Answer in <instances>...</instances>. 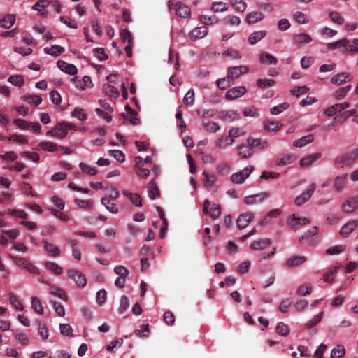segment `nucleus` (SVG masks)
I'll return each instance as SVG.
<instances>
[{
  "label": "nucleus",
  "instance_id": "nucleus-1",
  "mask_svg": "<svg viewBox=\"0 0 358 358\" xmlns=\"http://www.w3.org/2000/svg\"><path fill=\"white\" fill-rule=\"evenodd\" d=\"M255 169L252 166L248 165L243 169L233 173L230 180L231 182L236 185L242 184L249 177V176L254 171Z\"/></svg>",
  "mask_w": 358,
  "mask_h": 358
},
{
  "label": "nucleus",
  "instance_id": "nucleus-2",
  "mask_svg": "<svg viewBox=\"0 0 358 358\" xmlns=\"http://www.w3.org/2000/svg\"><path fill=\"white\" fill-rule=\"evenodd\" d=\"M67 275L77 287L83 288L86 286L87 280L85 275L81 271L76 269H69L67 271Z\"/></svg>",
  "mask_w": 358,
  "mask_h": 358
},
{
  "label": "nucleus",
  "instance_id": "nucleus-3",
  "mask_svg": "<svg viewBox=\"0 0 358 358\" xmlns=\"http://www.w3.org/2000/svg\"><path fill=\"white\" fill-rule=\"evenodd\" d=\"M168 6L169 8H171L172 6H176V14L180 17L189 18L191 16V11L189 8L180 2H177L176 4H174L173 0H169Z\"/></svg>",
  "mask_w": 358,
  "mask_h": 358
},
{
  "label": "nucleus",
  "instance_id": "nucleus-4",
  "mask_svg": "<svg viewBox=\"0 0 358 358\" xmlns=\"http://www.w3.org/2000/svg\"><path fill=\"white\" fill-rule=\"evenodd\" d=\"M315 187H316L315 184L311 183L305 192H303L301 195H299L295 198V199H294L295 205L299 206L304 204L306 202H307L310 199V198L311 197L313 194L314 193Z\"/></svg>",
  "mask_w": 358,
  "mask_h": 358
},
{
  "label": "nucleus",
  "instance_id": "nucleus-5",
  "mask_svg": "<svg viewBox=\"0 0 358 358\" xmlns=\"http://www.w3.org/2000/svg\"><path fill=\"white\" fill-rule=\"evenodd\" d=\"M203 212L205 214L209 213L212 217L216 219L221 215V207L217 203H213L210 207V202L206 199L203 202Z\"/></svg>",
  "mask_w": 358,
  "mask_h": 358
},
{
  "label": "nucleus",
  "instance_id": "nucleus-6",
  "mask_svg": "<svg viewBox=\"0 0 358 358\" xmlns=\"http://www.w3.org/2000/svg\"><path fill=\"white\" fill-rule=\"evenodd\" d=\"M270 194L266 192H262L261 193L247 196L244 199V203L245 205H253L255 203H259L264 201V200L269 198Z\"/></svg>",
  "mask_w": 358,
  "mask_h": 358
},
{
  "label": "nucleus",
  "instance_id": "nucleus-7",
  "mask_svg": "<svg viewBox=\"0 0 358 358\" xmlns=\"http://www.w3.org/2000/svg\"><path fill=\"white\" fill-rule=\"evenodd\" d=\"M68 131L62 122L58 123L52 129L46 132V136L62 139L66 136Z\"/></svg>",
  "mask_w": 358,
  "mask_h": 358
},
{
  "label": "nucleus",
  "instance_id": "nucleus-8",
  "mask_svg": "<svg viewBox=\"0 0 358 358\" xmlns=\"http://www.w3.org/2000/svg\"><path fill=\"white\" fill-rule=\"evenodd\" d=\"M357 159H358V149H355L346 155L336 157L334 162L336 164H349Z\"/></svg>",
  "mask_w": 358,
  "mask_h": 358
},
{
  "label": "nucleus",
  "instance_id": "nucleus-9",
  "mask_svg": "<svg viewBox=\"0 0 358 358\" xmlns=\"http://www.w3.org/2000/svg\"><path fill=\"white\" fill-rule=\"evenodd\" d=\"M249 71V68L247 66H238L229 67L227 69V78L235 79L240 77L241 75L245 74Z\"/></svg>",
  "mask_w": 358,
  "mask_h": 358
},
{
  "label": "nucleus",
  "instance_id": "nucleus-10",
  "mask_svg": "<svg viewBox=\"0 0 358 358\" xmlns=\"http://www.w3.org/2000/svg\"><path fill=\"white\" fill-rule=\"evenodd\" d=\"M247 90L243 86L234 87L229 89L225 94V98L229 100H234L243 96Z\"/></svg>",
  "mask_w": 358,
  "mask_h": 358
},
{
  "label": "nucleus",
  "instance_id": "nucleus-11",
  "mask_svg": "<svg viewBox=\"0 0 358 358\" xmlns=\"http://www.w3.org/2000/svg\"><path fill=\"white\" fill-rule=\"evenodd\" d=\"M342 210L345 213H351L358 208V195L350 197L341 206Z\"/></svg>",
  "mask_w": 358,
  "mask_h": 358
},
{
  "label": "nucleus",
  "instance_id": "nucleus-12",
  "mask_svg": "<svg viewBox=\"0 0 358 358\" xmlns=\"http://www.w3.org/2000/svg\"><path fill=\"white\" fill-rule=\"evenodd\" d=\"M352 78V76L350 73L341 72L333 76L331 78V83L334 85H341L346 82H350Z\"/></svg>",
  "mask_w": 358,
  "mask_h": 358
},
{
  "label": "nucleus",
  "instance_id": "nucleus-13",
  "mask_svg": "<svg viewBox=\"0 0 358 358\" xmlns=\"http://www.w3.org/2000/svg\"><path fill=\"white\" fill-rule=\"evenodd\" d=\"M247 141L251 148L261 150H266L270 147V143L267 140L249 138Z\"/></svg>",
  "mask_w": 358,
  "mask_h": 358
},
{
  "label": "nucleus",
  "instance_id": "nucleus-14",
  "mask_svg": "<svg viewBox=\"0 0 358 358\" xmlns=\"http://www.w3.org/2000/svg\"><path fill=\"white\" fill-rule=\"evenodd\" d=\"M309 222V220L299 215L293 214L287 219V223L291 228L304 225Z\"/></svg>",
  "mask_w": 358,
  "mask_h": 358
},
{
  "label": "nucleus",
  "instance_id": "nucleus-15",
  "mask_svg": "<svg viewBox=\"0 0 358 358\" xmlns=\"http://www.w3.org/2000/svg\"><path fill=\"white\" fill-rule=\"evenodd\" d=\"M253 215L251 213L241 214L236 220V225L239 230L245 229L252 220Z\"/></svg>",
  "mask_w": 358,
  "mask_h": 358
},
{
  "label": "nucleus",
  "instance_id": "nucleus-16",
  "mask_svg": "<svg viewBox=\"0 0 358 358\" xmlns=\"http://www.w3.org/2000/svg\"><path fill=\"white\" fill-rule=\"evenodd\" d=\"M57 67L63 72L73 76L78 72L77 67L73 64H69L63 60L57 62Z\"/></svg>",
  "mask_w": 358,
  "mask_h": 358
},
{
  "label": "nucleus",
  "instance_id": "nucleus-17",
  "mask_svg": "<svg viewBox=\"0 0 358 358\" xmlns=\"http://www.w3.org/2000/svg\"><path fill=\"white\" fill-rule=\"evenodd\" d=\"M296 157L292 154L284 153L276 158L275 164L278 166H283L293 163Z\"/></svg>",
  "mask_w": 358,
  "mask_h": 358
},
{
  "label": "nucleus",
  "instance_id": "nucleus-18",
  "mask_svg": "<svg viewBox=\"0 0 358 358\" xmlns=\"http://www.w3.org/2000/svg\"><path fill=\"white\" fill-rule=\"evenodd\" d=\"M208 33V28L206 26L196 27L189 33V38L192 41H196L204 38Z\"/></svg>",
  "mask_w": 358,
  "mask_h": 358
},
{
  "label": "nucleus",
  "instance_id": "nucleus-19",
  "mask_svg": "<svg viewBox=\"0 0 358 358\" xmlns=\"http://www.w3.org/2000/svg\"><path fill=\"white\" fill-rule=\"evenodd\" d=\"M312 40V37L306 33L296 34L293 36V43L297 46L308 44L310 43Z\"/></svg>",
  "mask_w": 358,
  "mask_h": 358
},
{
  "label": "nucleus",
  "instance_id": "nucleus-20",
  "mask_svg": "<svg viewBox=\"0 0 358 358\" xmlns=\"http://www.w3.org/2000/svg\"><path fill=\"white\" fill-rule=\"evenodd\" d=\"M348 180L347 174L343 173L340 176H336L333 182V187L336 191H341L344 189L346 187Z\"/></svg>",
  "mask_w": 358,
  "mask_h": 358
},
{
  "label": "nucleus",
  "instance_id": "nucleus-21",
  "mask_svg": "<svg viewBox=\"0 0 358 358\" xmlns=\"http://www.w3.org/2000/svg\"><path fill=\"white\" fill-rule=\"evenodd\" d=\"M306 262L305 256H292L286 260V265L289 268H296L303 265Z\"/></svg>",
  "mask_w": 358,
  "mask_h": 358
},
{
  "label": "nucleus",
  "instance_id": "nucleus-22",
  "mask_svg": "<svg viewBox=\"0 0 358 358\" xmlns=\"http://www.w3.org/2000/svg\"><path fill=\"white\" fill-rule=\"evenodd\" d=\"M271 245V240L268 238H263L254 241L250 244V249L253 251L258 252L263 250Z\"/></svg>",
  "mask_w": 358,
  "mask_h": 358
},
{
  "label": "nucleus",
  "instance_id": "nucleus-23",
  "mask_svg": "<svg viewBox=\"0 0 358 358\" xmlns=\"http://www.w3.org/2000/svg\"><path fill=\"white\" fill-rule=\"evenodd\" d=\"M358 222L352 220L344 224L340 231V235L343 236H348L357 227Z\"/></svg>",
  "mask_w": 358,
  "mask_h": 358
},
{
  "label": "nucleus",
  "instance_id": "nucleus-24",
  "mask_svg": "<svg viewBox=\"0 0 358 358\" xmlns=\"http://www.w3.org/2000/svg\"><path fill=\"white\" fill-rule=\"evenodd\" d=\"M43 246L45 252L51 257H57L60 255L59 248L54 243L49 241H44Z\"/></svg>",
  "mask_w": 358,
  "mask_h": 358
},
{
  "label": "nucleus",
  "instance_id": "nucleus-25",
  "mask_svg": "<svg viewBox=\"0 0 358 358\" xmlns=\"http://www.w3.org/2000/svg\"><path fill=\"white\" fill-rule=\"evenodd\" d=\"M16 21V15L15 14H7L3 18L0 19L1 27L8 29Z\"/></svg>",
  "mask_w": 358,
  "mask_h": 358
},
{
  "label": "nucleus",
  "instance_id": "nucleus-26",
  "mask_svg": "<svg viewBox=\"0 0 358 358\" xmlns=\"http://www.w3.org/2000/svg\"><path fill=\"white\" fill-rule=\"evenodd\" d=\"M357 113L356 109L349 110L348 111L344 112L343 113L338 115L334 117V121L331 124V127H334L336 123L341 124L345 122L348 117L355 115Z\"/></svg>",
  "mask_w": 358,
  "mask_h": 358
},
{
  "label": "nucleus",
  "instance_id": "nucleus-27",
  "mask_svg": "<svg viewBox=\"0 0 358 358\" xmlns=\"http://www.w3.org/2000/svg\"><path fill=\"white\" fill-rule=\"evenodd\" d=\"M220 117L225 122H232L240 118V115L235 110L222 111Z\"/></svg>",
  "mask_w": 358,
  "mask_h": 358
},
{
  "label": "nucleus",
  "instance_id": "nucleus-28",
  "mask_svg": "<svg viewBox=\"0 0 358 358\" xmlns=\"http://www.w3.org/2000/svg\"><path fill=\"white\" fill-rule=\"evenodd\" d=\"M264 18V15L259 11H252L247 14L246 21L248 24H255L262 21Z\"/></svg>",
  "mask_w": 358,
  "mask_h": 358
},
{
  "label": "nucleus",
  "instance_id": "nucleus-29",
  "mask_svg": "<svg viewBox=\"0 0 358 358\" xmlns=\"http://www.w3.org/2000/svg\"><path fill=\"white\" fill-rule=\"evenodd\" d=\"M122 194L127 196L130 202L135 206L140 207L142 206L141 197L138 194L130 192L128 190H123Z\"/></svg>",
  "mask_w": 358,
  "mask_h": 358
},
{
  "label": "nucleus",
  "instance_id": "nucleus-30",
  "mask_svg": "<svg viewBox=\"0 0 358 358\" xmlns=\"http://www.w3.org/2000/svg\"><path fill=\"white\" fill-rule=\"evenodd\" d=\"M37 330L38 336L43 339L46 340L49 337V330L45 323L41 320L36 321Z\"/></svg>",
  "mask_w": 358,
  "mask_h": 358
},
{
  "label": "nucleus",
  "instance_id": "nucleus-31",
  "mask_svg": "<svg viewBox=\"0 0 358 358\" xmlns=\"http://www.w3.org/2000/svg\"><path fill=\"white\" fill-rule=\"evenodd\" d=\"M338 266H334L329 268L324 275L323 280L326 283L331 284L336 278V275L338 271Z\"/></svg>",
  "mask_w": 358,
  "mask_h": 358
},
{
  "label": "nucleus",
  "instance_id": "nucleus-32",
  "mask_svg": "<svg viewBox=\"0 0 358 358\" xmlns=\"http://www.w3.org/2000/svg\"><path fill=\"white\" fill-rule=\"evenodd\" d=\"M321 157L320 153H315L312 155H307L300 160V166L302 167H306L311 165L314 162L318 159Z\"/></svg>",
  "mask_w": 358,
  "mask_h": 358
},
{
  "label": "nucleus",
  "instance_id": "nucleus-33",
  "mask_svg": "<svg viewBox=\"0 0 358 358\" xmlns=\"http://www.w3.org/2000/svg\"><path fill=\"white\" fill-rule=\"evenodd\" d=\"M259 61L264 65L276 64L278 60L271 54L263 52L259 55Z\"/></svg>",
  "mask_w": 358,
  "mask_h": 358
},
{
  "label": "nucleus",
  "instance_id": "nucleus-34",
  "mask_svg": "<svg viewBox=\"0 0 358 358\" xmlns=\"http://www.w3.org/2000/svg\"><path fill=\"white\" fill-rule=\"evenodd\" d=\"M31 307L33 310L38 315H43L44 313V308L41 301L36 296L31 297Z\"/></svg>",
  "mask_w": 358,
  "mask_h": 358
},
{
  "label": "nucleus",
  "instance_id": "nucleus-35",
  "mask_svg": "<svg viewBox=\"0 0 358 358\" xmlns=\"http://www.w3.org/2000/svg\"><path fill=\"white\" fill-rule=\"evenodd\" d=\"M267 32L264 30L255 31L249 36L248 42L250 45H255L266 36Z\"/></svg>",
  "mask_w": 358,
  "mask_h": 358
},
{
  "label": "nucleus",
  "instance_id": "nucleus-36",
  "mask_svg": "<svg viewBox=\"0 0 358 358\" xmlns=\"http://www.w3.org/2000/svg\"><path fill=\"white\" fill-rule=\"evenodd\" d=\"M234 140L229 136H220L215 141V145L219 149H224L227 147L232 145Z\"/></svg>",
  "mask_w": 358,
  "mask_h": 358
},
{
  "label": "nucleus",
  "instance_id": "nucleus-37",
  "mask_svg": "<svg viewBox=\"0 0 358 358\" xmlns=\"http://www.w3.org/2000/svg\"><path fill=\"white\" fill-rule=\"evenodd\" d=\"M22 100L29 104L38 106L41 103L43 99L40 95L28 94L22 97Z\"/></svg>",
  "mask_w": 358,
  "mask_h": 358
},
{
  "label": "nucleus",
  "instance_id": "nucleus-38",
  "mask_svg": "<svg viewBox=\"0 0 358 358\" xmlns=\"http://www.w3.org/2000/svg\"><path fill=\"white\" fill-rule=\"evenodd\" d=\"M282 126V124L273 120H266L264 123V129L268 132H275Z\"/></svg>",
  "mask_w": 358,
  "mask_h": 358
},
{
  "label": "nucleus",
  "instance_id": "nucleus-39",
  "mask_svg": "<svg viewBox=\"0 0 358 358\" xmlns=\"http://www.w3.org/2000/svg\"><path fill=\"white\" fill-rule=\"evenodd\" d=\"M65 51L64 48L58 45H54L51 47H46L44 48L45 53L57 57L62 54Z\"/></svg>",
  "mask_w": 358,
  "mask_h": 358
},
{
  "label": "nucleus",
  "instance_id": "nucleus-40",
  "mask_svg": "<svg viewBox=\"0 0 358 358\" xmlns=\"http://www.w3.org/2000/svg\"><path fill=\"white\" fill-rule=\"evenodd\" d=\"M313 136L312 134H308L304 136L293 142V146L296 148H302L308 143L313 141Z\"/></svg>",
  "mask_w": 358,
  "mask_h": 358
},
{
  "label": "nucleus",
  "instance_id": "nucleus-41",
  "mask_svg": "<svg viewBox=\"0 0 358 358\" xmlns=\"http://www.w3.org/2000/svg\"><path fill=\"white\" fill-rule=\"evenodd\" d=\"M101 204L111 213L116 214L118 212V208L116 204L111 201L108 197H103L101 199Z\"/></svg>",
  "mask_w": 358,
  "mask_h": 358
},
{
  "label": "nucleus",
  "instance_id": "nucleus-42",
  "mask_svg": "<svg viewBox=\"0 0 358 358\" xmlns=\"http://www.w3.org/2000/svg\"><path fill=\"white\" fill-rule=\"evenodd\" d=\"M351 85H346L345 87H340L334 92L333 97L336 100H341L347 95V94L351 90Z\"/></svg>",
  "mask_w": 358,
  "mask_h": 358
},
{
  "label": "nucleus",
  "instance_id": "nucleus-43",
  "mask_svg": "<svg viewBox=\"0 0 358 358\" xmlns=\"http://www.w3.org/2000/svg\"><path fill=\"white\" fill-rule=\"evenodd\" d=\"M148 197L150 199L154 200L159 196V192L158 187L154 181L149 182L148 183Z\"/></svg>",
  "mask_w": 358,
  "mask_h": 358
},
{
  "label": "nucleus",
  "instance_id": "nucleus-44",
  "mask_svg": "<svg viewBox=\"0 0 358 358\" xmlns=\"http://www.w3.org/2000/svg\"><path fill=\"white\" fill-rule=\"evenodd\" d=\"M14 338L22 345H28L30 343L29 335L20 331L14 333Z\"/></svg>",
  "mask_w": 358,
  "mask_h": 358
},
{
  "label": "nucleus",
  "instance_id": "nucleus-45",
  "mask_svg": "<svg viewBox=\"0 0 358 358\" xmlns=\"http://www.w3.org/2000/svg\"><path fill=\"white\" fill-rule=\"evenodd\" d=\"M202 174L204 176L203 185L206 187H213L217 181L216 177L206 171H203Z\"/></svg>",
  "mask_w": 358,
  "mask_h": 358
},
{
  "label": "nucleus",
  "instance_id": "nucleus-46",
  "mask_svg": "<svg viewBox=\"0 0 358 358\" xmlns=\"http://www.w3.org/2000/svg\"><path fill=\"white\" fill-rule=\"evenodd\" d=\"M238 155L243 159L250 158L252 155V151L251 149L248 145L244 144H241L238 145Z\"/></svg>",
  "mask_w": 358,
  "mask_h": 358
},
{
  "label": "nucleus",
  "instance_id": "nucleus-47",
  "mask_svg": "<svg viewBox=\"0 0 358 358\" xmlns=\"http://www.w3.org/2000/svg\"><path fill=\"white\" fill-rule=\"evenodd\" d=\"M8 299L10 303L17 310L22 311L24 310V306L13 293H9L8 294Z\"/></svg>",
  "mask_w": 358,
  "mask_h": 358
},
{
  "label": "nucleus",
  "instance_id": "nucleus-48",
  "mask_svg": "<svg viewBox=\"0 0 358 358\" xmlns=\"http://www.w3.org/2000/svg\"><path fill=\"white\" fill-rule=\"evenodd\" d=\"M71 117L81 122H85L87 119V115L85 113L84 110L78 107L75 108L71 112Z\"/></svg>",
  "mask_w": 358,
  "mask_h": 358
},
{
  "label": "nucleus",
  "instance_id": "nucleus-49",
  "mask_svg": "<svg viewBox=\"0 0 358 358\" xmlns=\"http://www.w3.org/2000/svg\"><path fill=\"white\" fill-rule=\"evenodd\" d=\"M345 354V349L343 345H337L331 352V358H342Z\"/></svg>",
  "mask_w": 358,
  "mask_h": 358
},
{
  "label": "nucleus",
  "instance_id": "nucleus-50",
  "mask_svg": "<svg viewBox=\"0 0 358 358\" xmlns=\"http://www.w3.org/2000/svg\"><path fill=\"white\" fill-rule=\"evenodd\" d=\"M45 268L53 272L56 275H61L63 273L62 267L59 266L57 264L52 262H46L45 263Z\"/></svg>",
  "mask_w": 358,
  "mask_h": 358
},
{
  "label": "nucleus",
  "instance_id": "nucleus-51",
  "mask_svg": "<svg viewBox=\"0 0 358 358\" xmlns=\"http://www.w3.org/2000/svg\"><path fill=\"white\" fill-rule=\"evenodd\" d=\"M103 90L106 94L110 97L117 98L119 96L118 90L114 86L110 84L103 85Z\"/></svg>",
  "mask_w": 358,
  "mask_h": 358
},
{
  "label": "nucleus",
  "instance_id": "nucleus-52",
  "mask_svg": "<svg viewBox=\"0 0 358 358\" xmlns=\"http://www.w3.org/2000/svg\"><path fill=\"white\" fill-rule=\"evenodd\" d=\"M8 82L17 87H22L24 83V80L21 75L10 76L8 78Z\"/></svg>",
  "mask_w": 358,
  "mask_h": 358
},
{
  "label": "nucleus",
  "instance_id": "nucleus-53",
  "mask_svg": "<svg viewBox=\"0 0 358 358\" xmlns=\"http://www.w3.org/2000/svg\"><path fill=\"white\" fill-rule=\"evenodd\" d=\"M194 92L192 88L189 89L183 97V103L187 106H191L194 103Z\"/></svg>",
  "mask_w": 358,
  "mask_h": 358
},
{
  "label": "nucleus",
  "instance_id": "nucleus-54",
  "mask_svg": "<svg viewBox=\"0 0 358 358\" xmlns=\"http://www.w3.org/2000/svg\"><path fill=\"white\" fill-rule=\"evenodd\" d=\"M222 55L224 57H230L233 59H239L241 58L240 52L238 50L232 48H229L224 50L222 53Z\"/></svg>",
  "mask_w": 358,
  "mask_h": 358
},
{
  "label": "nucleus",
  "instance_id": "nucleus-55",
  "mask_svg": "<svg viewBox=\"0 0 358 358\" xmlns=\"http://www.w3.org/2000/svg\"><path fill=\"white\" fill-rule=\"evenodd\" d=\"M294 18L298 24H305L309 22L308 16L302 12L297 11L294 14Z\"/></svg>",
  "mask_w": 358,
  "mask_h": 358
},
{
  "label": "nucleus",
  "instance_id": "nucleus-56",
  "mask_svg": "<svg viewBox=\"0 0 358 358\" xmlns=\"http://www.w3.org/2000/svg\"><path fill=\"white\" fill-rule=\"evenodd\" d=\"M232 6L238 12H244L247 8V3L244 0H230Z\"/></svg>",
  "mask_w": 358,
  "mask_h": 358
},
{
  "label": "nucleus",
  "instance_id": "nucleus-57",
  "mask_svg": "<svg viewBox=\"0 0 358 358\" xmlns=\"http://www.w3.org/2000/svg\"><path fill=\"white\" fill-rule=\"evenodd\" d=\"M348 44V41L346 38H343L341 40H338L337 41L329 43L327 45V48L329 50L338 49L341 47H347Z\"/></svg>",
  "mask_w": 358,
  "mask_h": 358
},
{
  "label": "nucleus",
  "instance_id": "nucleus-58",
  "mask_svg": "<svg viewBox=\"0 0 358 358\" xmlns=\"http://www.w3.org/2000/svg\"><path fill=\"white\" fill-rule=\"evenodd\" d=\"M345 250V245H338L330 247L326 250V254L330 255H338L344 252Z\"/></svg>",
  "mask_w": 358,
  "mask_h": 358
},
{
  "label": "nucleus",
  "instance_id": "nucleus-59",
  "mask_svg": "<svg viewBox=\"0 0 358 358\" xmlns=\"http://www.w3.org/2000/svg\"><path fill=\"white\" fill-rule=\"evenodd\" d=\"M74 203L78 208L83 209H91L93 206V203L90 200L76 199H74Z\"/></svg>",
  "mask_w": 358,
  "mask_h": 358
},
{
  "label": "nucleus",
  "instance_id": "nucleus-60",
  "mask_svg": "<svg viewBox=\"0 0 358 358\" xmlns=\"http://www.w3.org/2000/svg\"><path fill=\"white\" fill-rule=\"evenodd\" d=\"M50 293L53 296H55L64 301H67V299H68V297H67L65 292L59 287H51Z\"/></svg>",
  "mask_w": 358,
  "mask_h": 358
},
{
  "label": "nucleus",
  "instance_id": "nucleus-61",
  "mask_svg": "<svg viewBox=\"0 0 358 358\" xmlns=\"http://www.w3.org/2000/svg\"><path fill=\"white\" fill-rule=\"evenodd\" d=\"M39 146L44 150L48 152H55L57 150V145L56 143L50 141L41 142Z\"/></svg>",
  "mask_w": 358,
  "mask_h": 358
},
{
  "label": "nucleus",
  "instance_id": "nucleus-62",
  "mask_svg": "<svg viewBox=\"0 0 358 358\" xmlns=\"http://www.w3.org/2000/svg\"><path fill=\"white\" fill-rule=\"evenodd\" d=\"M329 17L333 22L339 25L343 24L345 22L344 17L336 11L330 12Z\"/></svg>",
  "mask_w": 358,
  "mask_h": 358
},
{
  "label": "nucleus",
  "instance_id": "nucleus-63",
  "mask_svg": "<svg viewBox=\"0 0 358 358\" xmlns=\"http://www.w3.org/2000/svg\"><path fill=\"white\" fill-rule=\"evenodd\" d=\"M203 128L208 132L215 133L220 129L219 125L215 122L208 121L203 123Z\"/></svg>",
  "mask_w": 358,
  "mask_h": 358
},
{
  "label": "nucleus",
  "instance_id": "nucleus-64",
  "mask_svg": "<svg viewBox=\"0 0 358 358\" xmlns=\"http://www.w3.org/2000/svg\"><path fill=\"white\" fill-rule=\"evenodd\" d=\"M109 153L119 163H123L125 160L124 154L121 150H110Z\"/></svg>",
  "mask_w": 358,
  "mask_h": 358
}]
</instances>
